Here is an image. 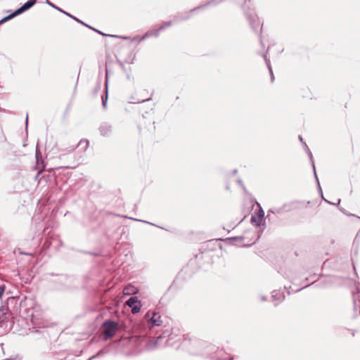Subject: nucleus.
I'll return each instance as SVG.
<instances>
[{
	"label": "nucleus",
	"instance_id": "1",
	"mask_svg": "<svg viewBox=\"0 0 360 360\" xmlns=\"http://www.w3.org/2000/svg\"><path fill=\"white\" fill-rule=\"evenodd\" d=\"M118 324L115 321H107L103 324L104 339L108 340L113 337L117 330Z\"/></svg>",
	"mask_w": 360,
	"mask_h": 360
},
{
	"label": "nucleus",
	"instance_id": "2",
	"mask_svg": "<svg viewBox=\"0 0 360 360\" xmlns=\"http://www.w3.org/2000/svg\"><path fill=\"white\" fill-rule=\"evenodd\" d=\"M206 351L208 355L210 356V358L214 360H225L226 359H229V360H233V358L232 356L226 357L225 356L226 354L223 350H216L215 354H212V352L214 349V347L212 345H207L206 346Z\"/></svg>",
	"mask_w": 360,
	"mask_h": 360
},
{
	"label": "nucleus",
	"instance_id": "3",
	"mask_svg": "<svg viewBox=\"0 0 360 360\" xmlns=\"http://www.w3.org/2000/svg\"><path fill=\"white\" fill-rule=\"evenodd\" d=\"M250 221L252 224L257 227H260L264 225V212L261 207H259L258 211L255 212L252 214Z\"/></svg>",
	"mask_w": 360,
	"mask_h": 360
},
{
	"label": "nucleus",
	"instance_id": "4",
	"mask_svg": "<svg viewBox=\"0 0 360 360\" xmlns=\"http://www.w3.org/2000/svg\"><path fill=\"white\" fill-rule=\"evenodd\" d=\"M146 318L153 326H160L162 323L161 316L158 312L149 311L146 313Z\"/></svg>",
	"mask_w": 360,
	"mask_h": 360
},
{
	"label": "nucleus",
	"instance_id": "5",
	"mask_svg": "<svg viewBox=\"0 0 360 360\" xmlns=\"http://www.w3.org/2000/svg\"><path fill=\"white\" fill-rule=\"evenodd\" d=\"M37 0H29L25 4H24L21 7L17 9L14 13L9 15L8 16L4 18L3 20H6L8 19H11V18L22 13V12L28 10L31 7H32L36 4Z\"/></svg>",
	"mask_w": 360,
	"mask_h": 360
},
{
	"label": "nucleus",
	"instance_id": "6",
	"mask_svg": "<svg viewBox=\"0 0 360 360\" xmlns=\"http://www.w3.org/2000/svg\"><path fill=\"white\" fill-rule=\"evenodd\" d=\"M127 304L131 308V312L136 314L141 310V303L136 297H131L127 301Z\"/></svg>",
	"mask_w": 360,
	"mask_h": 360
},
{
	"label": "nucleus",
	"instance_id": "7",
	"mask_svg": "<svg viewBox=\"0 0 360 360\" xmlns=\"http://www.w3.org/2000/svg\"><path fill=\"white\" fill-rule=\"evenodd\" d=\"M299 139L302 142V143L303 144V146L304 147V149H305L306 152L307 153V154L309 155V159H310V160L311 162L313 169H314V176H315V178H316V182H317V185H318V187H319V189L320 192L322 193L321 188V186H320V184H319V181L316 173V170H315V165H314V161H313L312 153L310 151V150H309V147L307 146V145L306 144V143L303 141L302 136H299Z\"/></svg>",
	"mask_w": 360,
	"mask_h": 360
},
{
	"label": "nucleus",
	"instance_id": "8",
	"mask_svg": "<svg viewBox=\"0 0 360 360\" xmlns=\"http://www.w3.org/2000/svg\"><path fill=\"white\" fill-rule=\"evenodd\" d=\"M271 297L273 298V300L275 302L274 305L276 306L278 304V303H280L284 300L285 296L282 292L277 290H274L272 292Z\"/></svg>",
	"mask_w": 360,
	"mask_h": 360
},
{
	"label": "nucleus",
	"instance_id": "9",
	"mask_svg": "<svg viewBox=\"0 0 360 360\" xmlns=\"http://www.w3.org/2000/svg\"><path fill=\"white\" fill-rule=\"evenodd\" d=\"M264 58L266 64L268 67V69H269L270 75H271V81L273 82L274 81V73H273V71H272V69H271V67L270 65V61H269V60H268L266 54L264 56Z\"/></svg>",
	"mask_w": 360,
	"mask_h": 360
},
{
	"label": "nucleus",
	"instance_id": "10",
	"mask_svg": "<svg viewBox=\"0 0 360 360\" xmlns=\"http://www.w3.org/2000/svg\"><path fill=\"white\" fill-rule=\"evenodd\" d=\"M124 294L131 295L135 293V288L134 286L129 285L124 288L123 290Z\"/></svg>",
	"mask_w": 360,
	"mask_h": 360
},
{
	"label": "nucleus",
	"instance_id": "11",
	"mask_svg": "<svg viewBox=\"0 0 360 360\" xmlns=\"http://www.w3.org/2000/svg\"><path fill=\"white\" fill-rule=\"evenodd\" d=\"M250 23L255 30H257L261 24L258 19L250 21Z\"/></svg>",
	"mask_w": 360,
	"mask_h": 360
},
{
	"label": "nucleus",
	"instance_id": "12",
	"mask_svg": "<svg viewBox=\"0 0 360 360\" xmlns=\"http://www.w3.org/2000/svg\"><path fill=\"white\" fill-rule=\"evenodd\" d=\"M46 1H47V3L49 4V5H50L51 6H52V7H53V8H56V9H58V11H61V12H63V11H62V10H60V8H57L56 6H55L52 3H50L48 0H46ZM63 13H64L65 14H66L67 15H68V16H70V17L72 18H73V19H75V20H77V21H78V22H81V23H83L82 22H81L80 20H78V19H77L76 18H75V17L72 16L71 15H70V14L67 13L66 12H64V11H63Z\"/></svg>",
	"mask_w": 360,
	"mask_h": 360
},
{
	"label": "nucleus",
	"instance_id": "13",
	"mask_svg": "<svg viewBox=\"0 0 360 360\" xmlns=\"http://www.w3.org/2000/svg\"><path fill=\"white\" fill-rule=\"evenodd\" d=\"M110 130V127L108 126H102L100 128V131L103 135H105Z\"/></svg>",
	"mask_w": 360,
	"mask_h": 360
},
{
	"label": "nucleus",
	"instance_id": "14",
	"mask_svg": "<svg viewBox=\"0 0 360 360\" xmlns=\"http://www.w3.org/2000/svg\"><path fill=\"white\" fill-rule=\"evenodd\" d=\"M89 141L87 140H81L78 144L79 146H83L84 149L88 147Z\"/></svg>",
	"mask_w": 360,
	"mask_h": 360
},
{
	"label": "nucleus",
	"instance_id": "15",
	"mask_svg": "<svg viewBox=\"0 0 360 360\" xmlns=\"http://www.w3.org/2000/svg\"><path fill=\"white\" fill-rule=\"evenodd\" d=\"M107 100H108V95L105 96V97H102V103H103V105L104 108L106 107V103H107Z\"/></svg>",
	"mask_w": 360,
	"mask_h": 360
},
{
	"label": "nucleus",
	"instance_id": "16",
	"mask_svg": "<svg viewBox=\"0 0 360 360\" xmlns=\"http://www.w3.org/2000/svg\"><path fill=\"white\" fill-rule=\"evenodd\" d=\"M5 291V287L4 286H0V298L3 295L4 292Z\"/></svg>",
	"mask_w": 360,
	"mask_h": 360
},
{
	"label": "nucleus",
	"instance_id": "17",
	"mask_svg": "<svg viewBox=\"0 0 360 360\" xmlns=\"http://www.w3.org/2000/svg\"><path fill=\"white\" fill-rule=\"evenodd\" d=\"M170 25H171V22H165V25H164V26H162V27H160V29L161 30V29H163V28H164V27H169Z\"/></svg>",
	"mask_w": 360,
	"mask_h": 360
},
{
	"label": "nucleus",
	"instance_id": "18",
	"mask_svg": "<svg viewBox=\"0 0 360 360\" xmlns=\"http://www.w3.org/2000/svg\"><path fill=\"white\" fill-rule=\"evenodd\" d=\"M238 184H240V185L242 186V187L245 189V187H244V186H243V183H242V181H241V180H238Z\"/></svg>",
	"mask_w": 360,
	"mask_h": 360
},
{
	"label": "nucleus",
	"instance_id": "19",
	"mask_svg": "<svg viewBox=\"0 0 360 360\" xmlns=\"http://www.w3.org/2000/svg\"><path fill=\"white\" fill-rule=\"evenodd\" d=\"M270 212H272V213H278L279 212L278 210H275L274 211V210H271Z\"/></svg>",
	"mask_w": 360,
	"mask_h": 360
},
{
	"label": "nucleus",
	"instance_id": "20",
	"mask_svg": "<svg viewBox=\"0 0 360 360\" xmlns=\"http://www.w3.org/2000/svg\"><path fill=\"white\" fill-rule=\"evenodd\" d=\"M262 300H265V297H262Z\"/></svg>",
	"mask_w": 360,
	"mask_h": 360
},
{
	"label": "nucleus",
	"instance_id": "21",
	"mask_svg": "<svg viewBox=\"0 0 360 360\" xmlns=\"http://www.w3.org/2000/svg\"><path fill=\"white\" fill-rule=\"evenodd\" d=\"M28 120V116L27 115L26 122H27Z\"/></svg>",
	"mask_w": 360,
	"mask_h": 360
},
{
	"label": "nucleus",
	"instance_id": "22",
	"mask_svg": "<svg viewBox=\"0 0 360 360\" xmlns=\"http://www.w3.org/2000/svg\"><path fill=\"white\" fill-rule=\"evenodd\" d=\"M340 200L339 199V200H338V204L339 205V204H340Z\"/></svg>",
	"mask_w": 360,
	"mask_h": 360
},
{
	"label": "nucleus",
	"instance_id": "23",
	"mask_svg": "<svg viewBox=\"0 0 360 360\" xmlns=\"http://www.w3.org/2000/svg\"><path fill=\"white\" fill-rule=\"evenodd\" d=\"M325 202H327V200L324 199ZM328 203H330V202L328 201Z\"/></svg>",
	"mask_w": 360,
	"mask_h": 360
}]
</instances>
